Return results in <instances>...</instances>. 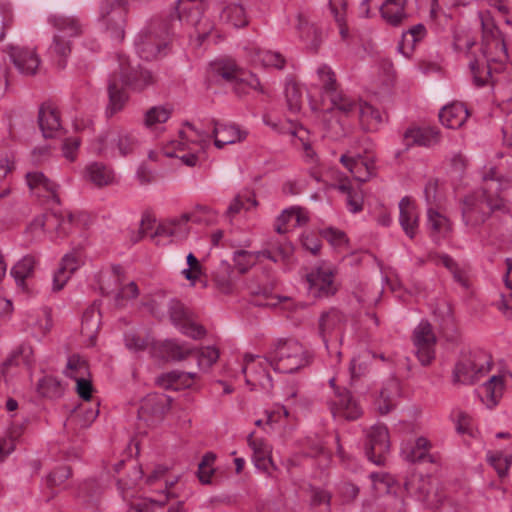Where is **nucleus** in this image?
<instances>
[{
  "instance_id": "nucleus-1",
  "label": "nucleus",
  "mask_w": 512,
  "mask_h": 512,
  "mask_svg": "<svg viewBox=\"0 0 512 512\" xmlns=\"http://www.w3.org/2000/svg\"><path fill=\"white\" fill-rule=\"evenodd\" d=\"M460 205L462 222L469 233H478L493 213H510L506 201L498 194H490L486 188L469 193L460 201Z\"/></svg>"
},
{
  "instance_id": "nucleus-2",
  "label": "nucleus",
  "mask_w": 512,
  "mask_h": 512,
  "mask_svg": "<svg viewBox=\"0 0 512 512\" xmlns=\"http://www.w3.org/2000/svg\"><path fill=\"white\" fill-rule=\"evenodd\" d=\"M48 22L56 33L47 50V56L58 69H64L72 50L71 38L81 36L84 25L78 17L62 14L50 15Z\"/></svg>"
},
{
  "instance_id": "nucleus-3",
  "label": "nucleus",
  "mask_w": 512,
  "mask_h": 512,
  "mask_svg": "<svg viewBox=\"0 0 512 512\" xmlns=\"http://www.w3.org/2000/svg\"><path fill=\"white\" fill-rule=\"evenodd\" d=\"M174 25L167 20L154 19L136 37L135 48L141 59L150 61L164 56Z\"/></svg>"
},
{
  "instance_id": "nucleus-4",
  "label": "nucleus",
  "mask_w": 512,
  "mask_h": 512,
  "mask_svg": "<svg viewBox=\"0 0 512 512\" xmlns=\"http://www.w3.org/2000/svg\"><path fill=\"white\" fill-rule=\"evenodd\" d=\"M210 77L216 81H223L232 85L238 95L247 94L250 90L264 93L258 77L239 68L232 59H219L210 63Z\"/></svg>"
},
{
  "instance_id": "nucleus-5",
  "label": "nucleus",
  "mask_w": 512,
  "mask_h": 512,
  "mask_svg": "<svg viewBox=\"0 0 512 512\" xmlns=\"http://www.w3.org/2000/svg\"><path fill=\"white\" fill-rule=\"evenodd\" d=\"M266 361L275 371L294 373L309 363L307 350L295 339H280L268 351Z\"/></svg>"
},
{
  "instance_id": "nucleus-6",
  "label": "nucleus",
  "mask_w": 512,
  "mask_h": 512,
  "mask_svg": "<svg viewBox=\"0 0 512 512\" xmlns=\"http://www.w3.org/2000/svg\"><path fill=\"white\" fill-rule=\"evenodd\" d=\"M139 141L134 132L112 129L94 139L89 150L106 157L126 156L134 152Z\"/></svg>"
},
{
  "instance_id": "nucleus-7",
  "label": "nucleus",
  "mask_w": 512,
  "mask_h": 512,
  "mask_svg": "<svg viewBox=\"0 0 512 512\" xmlns=\"http://www.w3.org/2000/svg\"><path fill=\"white\" fill-rule=\"evenodd\" d=\"M491 366V356L484 351L462 355L453 369V383L473 385L489 373Z\"/></svg>"
},
{
  "instance_id": "nucleus-8",
  "label": "nucleus",
  "mask_w": 512,
  "mask_h": 512,
  "mask_svg": "<svg viewBox=\"0 0 512 512\" xmlns=\"http://www.w3.org/2000/svg\"><path fill=\"white\" fill-rule=\"evenodd\" d=\"M187 127L195 134L192 141L196 142L201 149L209 144L211 137L214 138V145L218 149H222L228 144H234L244 140L247 135V133L245 131H241L238 126L219 121H213V130L211 135L205 131L195 129L191 124H187Z\"/></svg>"
},
{
  "instance_id": "nucleus-9",
  "label": "nucleus",
  "mask_w": 512,
  "mask_h": 512,
  "mask_svg": "<svg viewBox=\"0 0 512 512\" xmlns=\"http://www.w3.org/2000/svg\"><path fill=\"white\" fill-rule=\"evenodd\" d=\"M335 274V267L326 262L313 267L306 274L308 294L319 299L335 295L338 291Z\"/></svg>"
},
{
  "instance_id": "nucleus-10",
  "label": "nucleus",
  "mask_w": 512,
  "mask_h": 512,
  "mask_svg": "<svg viewBox=\"0 0 512 512\" xmlns=\"http://www.w3.org/2000/svg\"><path fill=\"white\" fill-rule=\"evenodd\" d=\"M125 16L126 0H103L101 2L98 21L116 41H121L124 38Z\"/></svg>"
},
{
  "instance_id": "nucleus-11",
  "label": "nucleus",
  "mask_w": 512,
  "mask_h": 512,
  "mask_svg": "<svg viewBox=\"0 0 512 512\" xmlns=\"http://www.w3.org/2000/svg\"><path fill=\"white\" fill-rule=\"evenodd\" d=\"M73 216L71 213H48L39 215L33 219L27 228L32 239H39L44 232L54 230L58 237L66 236L72 226Z\"/></svg>"
},
{
  "instance_id": "nucleus-12",
  "label": "nucleus",
  "mask_w": 512,
  "mask_h": 512,
  "mask_svg": "<svg viewBox=\"0 0 512 512\" xmlns=\"http://www.w3.org/2000/svg\"><path fill=\"white\" fill-rule=\"evenodd\" d=\"M182 8L177 9V20L181 23L191 25L195 29V35L201 44L213 30L212 22L203 17L205 10L204 2H187L182 0ZM176 22V19L174 20Z\"/></svg>"
},
{
  "instance_id": "nucleus-13",
  "label": "nucleus",
  "mask_w": 512,
  "mask_h": 512,
  "mask_svg": "<svg viewBox=\"0 0 512 512\" xmlns=\"http://www.w3.org/2000/svg\"><path fill=\"white\" fill-rule=\"evenodd\" d=\"M269 362L266 361V356L246 354L244 356V366L242 372L245 376L246 384L251 389L260 387L262 390L268 392L272 389V377L267 371Z\"/></svg>"
},
{
  "instance_id": "nucleus-14",
  "label": "nucleus",
  "mask_w": 512,
  "mask_h": 512,
  "mask_svg": "<svg viewBox=\"0 0 512 512\" xmlns=\"http://www.w3.org/2000/svg\"><path fill=\"white\" fill-rule=\"evenodd\" d=\"M118 62L121 81L131 90L140 92L154 83L152 73L139 64H133L127 56L120 55Z\"/></svg>"
},
{
  "instance_id": "nucleus-15",
  "label": "nucleus",
  "mask_w": 512,
  "mask_h": 512,
  "mask_svg": "<svg viewBox=\"0 0 512 512\" xmlns=\"http://www.w3.org/2000/svg\"><path fill=\"white\" fill-rule=\"evenodd\" d=\"M168 314L171 322L181 333L193 339H201L206 331L203 326L194 322L193 313L179 300L171 299L168 303Z\"/></svg>"
},
{
  "instance_id": "nucleus-16",
  "label": "nucleus",
  "mask_w": 512,
  "mask_h": 512,
  "mask_svg": "<svg viewBox=\"0 0 512 512\" xmlns=\"http://www.w3.org/2000/svg\"><path fill=\"white\" fill-rule=\"evenodd\" d=\"M416 356L422 365H429L435 358L436 336L428 321L422 320L413 331Z\"/></svg>"
},
{
  "instance_id": "nucleus-17",
  "label": "nucleus",
  "mask_w": 512,
  "mask_h": 512,
  "mask_svg": "<svg viewBox=\"0 0 512 512\" xmlns=\"http://www.w3.org/2000/svg\"><path fill=\"white\" fill-rule=\"evenodd\" d=\"M346 318L339 310L331 308L323 312L319 317V335L322 338L326 349H329V342L341 343Z\"/></svg>"
},
{
  "instance_id": "nucleus-18",
  "label": "nucleus",
  "mask_w": 512,
  "mask_h": 512,
  "mask_svg": "<svg viewBox=\"0 0 512 512\" xmlns=\"http://www.w3.org/2000/svg\"><path fill=\"white\" fill-rule=\"evenodd\" d=\"M7 53L20 74L33 76L37 73L41 60L34 48L9 45Z\"/></svg>"
},
{
  "instance_id": "nucleus-19",
  "label": "nucleus",
  "mask_w": 512,
  "mask_h": 512,
  "mask_svg": "<svg viewBox=\"0 0 512 512\" xmlns=\"http://www.w3.org/2000/svg\"><path fill=\"white\" fill-rule=\"evenodd\" d=\"M171 398L162 393H150L141 401L138 411L139 418L148 424H154L162 420L169 410Z\"/></svg>"
},
{
  "instance_id": "nucleus-20",
  "label": "nucleus",
  "mask_w": 512,
  "mask_h": 512,
  "mask_svg": "<svg viewBox=\"0 0 512 512\" xmlns=\"http://www.w3.org/2000/svg\"><path fill=\"white\" fill-rule=\"evenodd\" d=\"M26 182L31 193L36 197L59 203L58 185L48 179L42 172H28Z\"/></svg>"
},
{
  "instance_id": "nucleus-21",
  "label": "nucleus",
  "mask_w": 512,
  "mask_h": 512,
  "mask_svg": "<svg viewBox=\"0 0 512 512\" xmlns=\"http://www.w3.org/2000/svg\"><path fill=\"white\" fill-rule=\"evenodd\" d=\"M399 224L410 239L417 235L419 211L415 202L408 196L403 197L399 202Z\"/></svg>"
},
{
  "instance_id": "nucleus-22",
  "label": "nucleus",
  "mask_w": 512,
  "mask_h": 512,
  "mask_svg": "<svg viewBox=\"0 0 512 512\" xmlns=\"http://www.w3.org/2000/svg\"><path fill=\"white\" fill-rule=\"evenodd\" d=\"M330 410L334 418L356 420L361 415V409L348 391L335 393L330 404Z\"/></svg>"
},
{
  "instance_id": "nucleus-23",
  "label": "nucleus",
  "mask_w": 512,
  "mask_h": 512,
  "mask_svg": "<svg viewBox=\"0 0 512 512\" xmlns=\"http://www.w3.org/2000/svg\"><path fill=\"white\" fill-rule=\"evenodd\" d=\"M82 264L81 254L78 251L67 253L61 259L59 267L53 274V290L60 291L63 289L71 275Z\"/></svg>"
},
{
  "instance_id": "nucleus-24",
  "label": "nucleus",
  "mask_w": 512,
  "mask_h": 512,
  "mask_svg": "<svg viewBox=\"0 0 512 512\" xmlns=\"http://www.w3.org/2000/svg\"><path fill=\"white\" fill-rule=\"evenodd\" d=\"M191 222L189 214L184 213L179 217L168 219L157 226L152 237H170L174 240H181L189 233V225Z\"/></svg>"
},
{
  "instance_id": "nucleus-25",
  "label": "nucleus",
  "mask_w": 512,
  "mask_h": 512,
  "mask_svg": "<svg viewBox=\"0 0 512 512\" xmlns=\"http://www.w3.org/2000/svg\"><path fill=\"white\" fill-rule=\"evenodd\" d=\"M294 27L307 48L314 51L319 48L323 41V33L314 24H311L304 14L298 13L295 16Z\"/></svg>"
},
{
  "instance_id": "nucleus-26",
  "label": "nucleus",
  "mask_w": 512,
  "mask_h": 512,
  "mask_svg": "<svg viewBox=\"0 0 512 512\" xmlns=\"http://www.w3.org/2000/svg\"><path fill=\"white\" fill-rule=\"evenodd\" d=\"M83 178L95 185L104 187L112 185L115 182L114 170L102 162H90L83 170Z\"/></svg>"
},
{
  "instance_id": "nucleus-27",
  "label": "nucleus",
  "mask_w": 512,
  "mask_h": 512,
  "mask_svg": "<svg viewBox=\"0 0 512 512\" xmlns=\"http://www.w3.org/2000/svg\"><path fill=\"white\" fill-rule=\"evenodd\" d=\"M245 50L249 61L255 66L282 69L285 65V58L279 52L262 49L255 45H250Z\"/></svg>"
},
{
  "instance_id": "nucleus-28",
  "label": "nucleus",
  "mask_w": 512,
  "mask_h": 512,
  "mask_svg": "<svg viewBox=\"0 0 512 512\" xmlns=\"http://www.w3.org/2000/svg\"><path fill=\"white\" fill-rule=\"evenodd\" d=\"M505 388L504 378L493 375L476 389L482 403L489 409L494 408L501 399Z\"/></svg>"
},
{
  "instance_id": "nucleus-29",
  "label": "nucleus",
  "mask_w": 512,
  "mask_h": 512,
  "mask_svg": "<svg viewBox=\"0 0 512 512\" xmlns=\"http://www.w3.org/2000/svg\"><path fill=\"white\" fill-rule=\"evenodd\" d=\"M308 222V216L304 209L300 207H289L282 211L277 217L275 230L279 234H285L291 229L302 226Z\"/></svg>"
},
{
  "instance_id": "nucleus-30",
  "label": "nucleus",
  "mask_w": 512,
  "mask_h": 512,
  "mask_svg": "<svg viewBox=\"0 0 512 512\" xmlns=\"http://www.w3.org/2000/svg\"><path fill=\"white\" fill-rule=\"evenodd\" d=\"M38 122L45 138H54L61 134L62 125L59 112L51 105L40 107Z\"/></svg>"
},
{
  "instance_id": "nucleus-31",
  "label": "nucleus",
  "mask_w": 512,
  "mask_h": 512,
  "mask_svg": "<svg viewBox=\"0 0 512 512\" xmlns=\"http://www.w3.org/2000/svg\"><path fill=\"white\" fill-rule=\"evenodd\" d=\"M469 116L466 106L460 102H454L444 106L439 112L442 125L450 129L460 128Z\"/></svg>"
},
{
  "instance_id": "nucleus-32",
  "label": "nucleus",
  "mask_w": 512,
  "mask_h": 512,
  "mask_svg": "<svg viewBox=\"0 0 512 512\" xmlns=\"http://www.w3.org/2000/svg\"><path fill=\"white\" fill-rule=\"evenodd\" d=\"M404 140L407 146L432 147L439 143L440 133L438 129L433 127L412 128L405 132Z\"/></svg>"
},
{
  "instance_id": "nucleus-33",
  "label": "nucleus",
  "mask_w": 512,
  "mask_h": 512,
  "mask_svg": "<svg viewBox=\"0 0 512 512\" xmlns=\"http://www.w3.org/2000/svg\"><path fill=\"white\" fill-rule=\"evenodd\" d=\"M197 377L196 373L174 370L162 374L157 378V383L165 389L180 390L190 388Z\"/></svg>"
},
{
  "instance_id": "nucleus-34",
  "label": "nucleus",
  "mask_w": 512,
  "mask_h": 512,
  "mask_svg": "<svg viewBox=\"0 0 512 512\" xmlns=\"http://www.w3.org/2000/svg\"><path fill=\"white\" fill-rule=\"evenodd\" d=\"M261 256L273 262H278V258L272 255L270 250H262L256 252L237 250L233 253V261L239 274H244L256 264L258 258Z\"/></svg>"
},
{
  "instance_id": "nucleus-35",
  "label": "nucleus",
  "mask_w": 512,
  "mask_h": 512,
  "mask_svg": "<svg viewBox=\"0 0 512 512\" xmlns=\"http://www.w3.org/2000/svg\"><path fill=\"white\" fill-rule=\"evenodd\" d=\"M483 53L487 58V61H505L508 58L507 47L502 36V33L493 27L491 30V39H487L484 47Z\"/></svg>"
},
{
  "instance_id": "nucleus-36",
  "label": "nucleus",
  "mask_w": 512,
  "mask_h": 512,
  "mask_svg": "<svg viewBox=\"0 0 512 512\" xmlns=\"http://www.w3.org/2000/svg\"><path fill=\"white\" fill-rule=\"evenodd\" d=\"M340 162L350 171L356 180L366 182L372 175L373 162L363 159L361 156L350 157L342 155Z\"/></svg>"
},
{
  "instance_id": "nucleus-37",
  "label": "nucleus",
  "mask_w": 512,
  "mask_h": 512,
  "mask_svg": "<svg viewBox=\"0 0 512 512\" xmlns=\"http://www.w3.org/2000/svg\"><path fill=\"white\" fill-rule=\"evenodd\" d=\"M340 193L346 195V206L351 213H358L363 209V194L359 187H353L347 178L333 185Z\"/></svg>"
},
{
  "instance_id": "nucleus-38",
  "label": "nucleus",
  "mask_w": 512,
  "mask_h": 512,
  "mask_svg": "<svg viewBox=\"0 0 512 512\" xmlns=\"http://www.w3.org/2000/svg\"><path fill=\"white\" fill-rule=\"evenodd\" d=\"M406 0H385L380 7L381 16L392 26H399L406 18Z\"/></svg>"
},
{
  "instance_id": "nucleus-39",
  "label": "nucleus",
  "mask_w": 512,
  "mask_h": 512,
  "mask_svg": "<svg viewBox=\"0 0 512 512\" xmlns=\"http://www.w3.org/2000/svg\"><path fill=\"white\" fill-rule=\"evenodd\" d=\"M213 280L217 288L225 294L233 291L236 275L229 262L222 260L216 268Z\"/></svg>"
},
{
  "instance_id": "nucleus-40",
  "label": "nucleus",
  "mask_w": 512,
  "mask_h": 512,
  "mask_svg": "<svg viewBox=\"0 0 512 512\" xmlns=\"http://www.w3.org/2000/svg\"><path fill=\"white\" fill-rule=\"evenodd\" d=\"M427 226L434 241H439L450 231L449 219L431 207L427 210Z\"/></svg>"
},
{
  "instance_id": "nucleus-41",
  "label": "nucleus",
  "mask_w": 512,
  "mask_h": 512,
  "mask_svg": "<svg viewBox=\"0 0 512 512\" xmlns=\"http://www.w3.org/2000/svg\"><path fill=\"white\" fill-rule=\"evenodd\" d=\"M357 113L362 127L369 132L378 130L384 121L382 113L366 102H360Z\"/></svg>"
},
{
  "instance_id": "nucleus-42",
  "label": "nucleus",
  "mask_w": 512,
  "mask_h": 512,
  "mask_svg": "<svg viewBox=\"0 0 512 512\" xmlns=\"http://www.w3.org/2000/svg\"><path fill=\"white\" fill-rule=\"evenodd\" d=\"M35 258L27 255L20 259L11 269V275L15 279L18 287L26 289L25 280L30 278L34 273Z\"/></svg>"
},
{
  "instance_id": "nucleus-43",
  "label": "nucleus",
  "mask_w": 512,
  "mask_h": 512,
  "mask_svg": "<svg viewBox=\"0 0 512 512\" xmlns=\"http://www.w3.org/2000/svg\"><path fill=\"white\" fill-rule=\"evenodd\" d=\"M181 141H172L170 146L164 148V154L167 157H176L179 158L185 165L189 167H194L198 162V156L194 152H189L183 155L177 154V151H184L186 148V143L184 140L188 138H192V136L186 135V132L180 133Z\"/></svg>"
},
{
  "instance_id": "nucleus-44",
  "label": "nucleus",
  "mask_w": 512,
  "mask_h": 512,
  "mask_svg": "<svg viewBox=\"0 0 512 512\" xmlns=\"http://www.w3.org/2000/svg\"><path fill=\"white\" fill-rule=\"evenodd\" d=\"M109 104L107 106V115L113 116L121 111L128 100V96L121 86L118 85L116 79H111L108 84Z\"/></svg>"
},
{
  "instance_id": "nucleus-45",
  "label": "nucleus",
  "mask_w": 512,
  "mask_h": 512,
  "mask_svg": "<svg viewBox=\"0 0 512 512\" xmlns=\"http://www.w3.org/2000/svg\"><path fill=\"white\" fill-rule=\"evenodd\" d=\"M164 356L169 360L181 361L195 352V348L177 340H166L162 344Z\"/></svg>"
},
{
  "instance_id": "nucleus-46",
  "label": "nucleus",
  "mask_w": 512,
  "mask_h": 512,
  "mask_svg": "<svg viewBox=\"0 0 512 512\" xmlns=\"http://www.w3.org/2000/svg\"><path fill=\"white\" fill-rule=\"evenodd\" d=\"M32 353V348L29 345L23 344L15 349L3 363L2 374L5 379H7L9 375L10 368L18 367L21 363L30 364Z\"/></svg>"
},
{
  "instance_id": "nucleus-47",
  "label": "nucleus",
  "mask_w": 512,
  "mask_h": 512,
  "mask_svg": "<svg viewBox=\"0 0 512 512\" xmlns=\"http://www.w3.org/2000/svg\"><path fill=\"white\" fill-rule=\"evenodd\" d=\"M171 114L172 109L167 106H153L145 112L143 124L147 129L154 131L158 125L167 122Z\"/></svg>"
},
{
  "instance_id": "nucleus-48",
  "label": "nucleus",
  "mask_w": 512,
  "mask_h": 512,
  "mask_svg": "<svg viewBox=\"0 0 512 512\" xmlns=\"http://www.w3.org/2000/svg\"><path fill=\"white\" fill-rule=\"evenodd\" d=\"M426 35V27L421 23L416 24L402 34V40L401 43L399 44L398 49L402 51L403 54L408 55V53L405 52V50L409 49L410 51H412L414 47L417 45V43L422 41Z\"/></svg>"
},
{
  "instance_id": "nucleus-49",
  "label": "nucleus",
  "mask_w": 512,
  "mask_h": 512,
  "mask_svg": "<svg viewBox=\"0 0 512 512\" xmlns=\"http://www.w3.org/2000/svg\"><path fill=\"white\" fill-rule=\"evenodd\" d=\"M220 19L236 28L244 27L248 23L245 9L239 4L225 7L220 13Z\"/></svg>"
},
{
  "instance_id": "nucleus-50",
  "label": "nucleus",
  "mask_w": 512,
  "mask_h": 512,
  "mask_svg": "<svg viewBox=\"0 0 512 512\" xmlns=\"http://www.w3.org/2000/svg\"><path fill=\"white\" fill-rule=\"evenodd\" d=\"M404 487L408 493L417 495L423 501H430L431 483L429 478L413 476L405 481Z\"/></svg>"
},
{
  "instance_id": "nucleus-51",
  "label": "nucleus",
  "mask_w": 512,
  "mask_h": 512,
  "mask_svg": "<svg viewBox=\"0 0 512 512\" xmlns=\"http://www.w3.org/2000/svg\"><path fill=\"white\" fill-rule=\"evenodd\" d=\"M37 390L44 397L58 398L63 394L64 387L56 377L46 375L38 381Z\"/></svg>"
},
{
  "instance_id": "nucleus-52",
  "label": "nucleus",
  "mask_w": 512,
  "mask_h": 512,
  "mask_svg": "<svg viewBox=\"0 0 512 512\" xmlns=\"http://www.w3.org/2000/svg\"><path fill=\"white\" fill-rule=\"evenodd\" d=\"M367 448H389V433L385 425L376 424L366 432Z\"/></svg>"
},
{
  "instance_id": "nucleus-53",
  "label": "nucleus",
  "mask_w": 512,
  "mask_h": 512,
  "mask_svg": "<svg viewBox=\"0 0 512 512\" xmlns=\"http://www.w3.org/2000/svg\"><path fill=\"white\" fill-rule=\"evenodd\" d=\"M12 169L13 161L10 154L0 147V199L10 194V185L6 177Z\"/></svg>"
},
{
  "instance_id": "nucleus-54",
  "label": "nucleus",
  "mask_w": 512,
  "mask_h": 512,
  "mask_svg": "<svg viewBox=\"0 0 512 512\" xmlns=\"http://www.w3.org/2000/svg\"><path fill=\"white\" fill-rule=\"evenodd\" d=\"M257 206L255 196L250 192L238 194L227 208V215L233 217L241 210H250Z\"/></svg>"
},
{
  "instance_id": "nucleus-55",
  "label": "nucleus",
  "mask_w": 512,
  "mask_h": 512,
  "mask_svg": "<svg viewBox=\"0 0 512 512\" xmlns=\"http://www.w3.org/2000/svg\"><path fill=\"white\" fill-rule=\"evenodd\" d=\"M328 97L331 101L333 109H337L347 115L352 112H358L360 102H357L347 95H344L336 90Z\"/></svg>"
},
{
  "instance_id": "nucleus-56",
  "label": "nucleus",
  "mask_w": 512,
  "mask_h": 512,
  "mask_svg": "<svg viewBox=\"0 0 512 512\" xmlns=\"http://www.w3.org/2000/svg\"><path fill=\"white\" fill-rule=\"evenodd\" d=\"M488 462L494 467L500 477L507 474L512 462L511 454H504L502 450H490L487 455Z\"/></svg>"
},
{
  "instance_id": "nucleus-57",
  "label": "nucleus",
  "mask_w": 512,
  "mask_h": 512,
  "mask_svg": "<svg viewBox=\"0 0 512 512\" xmlns=\"http://www.w3.org/2000/svg\"><path fill=\"white\" fill-rule=\"evenodd\" d=\"M63 373L72 379L87 376L89 374L87 362L79 355H71L67 360Z\"/></svg>"
},
{
  "instance_id": "nucleus-58",
  "label": "nucleus",
  "mask_w": 512,
  "mask_h": 512,
  "mask_svg": "<svg viewBox=\"0 0 512 512\" xmlns=\"http://www.w3.org/2000/svg\"><path fill=\"white\" fill-rule=\"evenodd\" d=\"M285 97L288 109L293 113L299 112L302 106V92L297 83L294 81L286 82Z\"/></svg>"
},
{
  "instance_id": "nucleus-59",
  "label": "nucleus",
  "mask_w": 512,
  "mask_h": 512,
  "mask_svg": "<svg viewBox=\"0 0 512 512\" xmlns=\"http://www.w3.org/2000/svg\"><path fill=\"white\" fill-rule=\"evenodd\" d=\"M317 76L319 81L322 84V88L324 93L329 96L334 91L337 90V83L335 73L332 69L327 65H321L317 69Z\"/></svg>"
},
{
  "instance_id": "nucleus-60",
  "label": "nucleus",
  "mask_w": 512,
  "mask_h": 512,
  "mask_svg": "<svg viewBox=\"0 0 512 512\" xmlns=\"http://www.w3.org/2000/svg\"><path fill=\"white\" fill-rule=\"evenodd\" d=\"M219 358V350L214 346L202 347L197 352L198 367L207 371Z\"/></svg>"
},
{
  "instance_id": "nucleus-61",
  "label": "nucleus",
  "mask_w": 512,
  "mask_h": 512,
  "mask_svg": "<svg viewBox=\"0 0 512 512\" xmlns=\"http://www.w3.org/2000/svg\"><path fill=\"white\" fill-rule=\"evenodd\" d=\"M469 68L473 75L475 85L478 87L484 86L491 75L490 68L484 64L480 65L478 60H471L469 62Z\"/></svg>"
},
{
  "instance_id": "nucleus-62",
  "label": "nucleus",
  "mask_w": 512,
  "mask_h": 512,
  "mask_svg": "<svg viewBox=\"0 0 512 512\" xmlns=\"http://www.w3.org/2000/svg\"><path fill=\"white\" fill-rule=\"evenodd\" d=\"M191 222L198 224H210L215 219V212L205 205H197L192 212L188 213Z\"/></svg>"
},
{
  "instance_id": "nucleus-63",
  "label": "nucleus",
  "mask_w": 512,
  "mask_h": 512,
  "mask_svg": "<svg viewBox=\"0 0 512 512\" xmlns=\"http://www.w3.org/2000/svg\"><path fill=\"white\" fill-rule=\"evenodd\" d=\"M288 415H289L288 410L284 406H281V407H278L274 411L268 412L266 414L265 420H263V419L256 420L255 424L259 427L262 425H265L273 430L281 422V420L287 418Z\"/></svg>"
},
{
  "instance_id": "nucleus-64",
  "label": "nucleus",
  "mask_w": 512,
  "mask_h": 512,
  "mask_svg": "<svg viewBox=\"0 0 512 512\" xmlns=\"http://www.w3.org/2000/svg\"><path fill=\"white\" fill-rule=\"evenodd\" d=\"M401 457L413 464L433 463L435 458L428 450H401Z\"/></svg>"
}]
</instances>
